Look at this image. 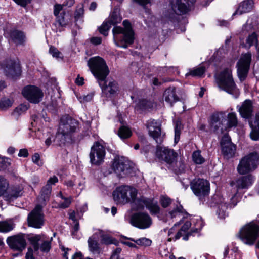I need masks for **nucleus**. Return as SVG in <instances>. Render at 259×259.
Segmentation results:
<instances>
[{
    "label": "nucleus",
    "instance_id": "f257e3e1",
    "mask_svg": "<svg viewBox=\"0 0 259 259\" xmlns=\"http://www.w3.org/2000/svg\"><path fill=\"white\" fill-rule=\"evenodd\" d=\"M79 130L77 120L68 115L63 116L54 141L57 145L61 146L66 143H71L75 141L74 134Z\"/></svg>",
    "mask_w": 259,
    "mask_h": 259
},
{
    "label": "nucleus",
    "instance_id": "f03ea898",
    "mask_svg": "<svg viewBox=\"0 0 259 259\" xmlns=\"http://www.w3.org/2000/svg\"><path fill=\"white\" fill-rule=\"evenodd\" d=\"M215 81L220 89L232 95L235 98L239 96L240 91L234 81L231 69L225 68L215 75Z\"/></svg>",
    "mask_w": 259,
    "mask_h": 259
},
{
    "label": "nucleus",
    "instance_id": "7ed1b4c3",
    "mask_svg": "<svg viewBox=\"0 0 259 259\" xmlns=\"http://www.w3.org/2000/svg\"><path fill=\"white\" fill-rule=\"evenodd\" d=\"M123 25L124 29L120 27H115L112 29V32L114 38L118 40L117 45L119 47L126 48L129 45L133 43L134 34L128 20H124Z\"/></svg>",
    "mask_w": 259,
    "mask_h": 259
},
{
    "label": "nucleus",
    "instance_id": "20e7f679",
    "mask_svg": "<svg viewBox=\"0 0 259 259\" xmlns=\"http://www.w3.org/2000/svg\"><path fill=\"white\" fill-rule=\"evenodd\" d=\"M87 65L98 81L106 79L109 70L105 61L102 58L99 56L92 57L88 61Z\"/></svg>",
    "mask_w": 259,
    "mask_h": 259
},
{
    "label": "nucleus",
    "instance_id": "39448f33",
    "mask_svg": "<svg viewBox=\"0 0 259 259\" xmlns=\"http://www.w3.org/2000/svg\"><path fill=\"white\" fill-rule=\"evenodd\" d=\"M237 236L245 244L252 245L259 237V226L251 222L242 226Z\"/></svg>",
    "mask_w": 259,
    "mask_h": 259
},
{
    "label": "nucleus",
    "instance_id": "423d86ee",
    "mask_svg": "<svg viewBox=\"0 0 259 259\" xmlns=\"http://www.w3.org/2000/svg\"><path fill=\"white\" fill-rule=\"evenodd\" d=\"M259 163V155L256 152L250 153L242 158L237 166V171L245 175L254 170Z\"/></svg>",
    "mask_w": 259,
    "mask_h": 259
},
{
    "label": "nucleus",
    "instance_id": "0eeeda50",
    "mask_svg": "<svg viewBox=\"0 0 259 259\" xmlns=\"http://www.w3.org/2000/svg\"><path fill=\"white\" fill-rule=\"evenodd\" d=\"M137 195V190L128 186H122L116 189L113 192L114 201L117 204H125L131 202V198Z\"/></svg>",
    "mask_w": 259,
    "mask_h": 259
},
{
    "label": "nucleus",
    "instance_id": "6e6552de",
    "mask_svg": "<svg viewBox=\"0 0 259 259\" xmlns=\"http://www.w3.org/2000/svg\"><path fill=\"white\" fill-rule=\"evenodd\" d=\"M112 168L119 178H124L130 175L133 171L132 163L123 157H117L114 159Z\"/></svg>",
    "mask_w": 259,
    "mask_h": 259
},
{
    "label": "nucleus",
    "instance_id": "1a4fd4ad",
    "mask_svg": "<svg viewBox=\"0 0 259 259\" xmlns=\"http://www.w3.org/2000/svg\"><path fill=\"white\" fill-rule=\"evenodd\" d=\"M251 58L252 55L250 52L243 53L237 63L238 76L241 81H243L248 74Z\"/></svg>",
    "mask_w": 259,
    "mask_h": 259
},
{
    "label": "nucleus",
    "instance_id": "9d476101",
    "mask_svg": "<svg viewBox=\"0 0 259 259\" xmlns=\"http://www.w3.org/2000/svg\"><path fill=\"white\" fill-rule=\"evenodd\" d=\"M105 154L104 147L99 142H96L91 148L89 155L90 162L92 165H101L104 161Z\"/></svg>",
    "mask_w": 259,
    "mask_h": 259
},
{
    "label": "nucleus",
    "instance_id": "9b49d317",
    "mask_svg": "<svg viewBox=\"0 0 259 259\" xmlns=\"http://www.w3.org/2000/svg\"><path fill=\"white\" fill-rule=\"evenodd\" d=\"M42 206L37 205L27 217L29 226L35 228H41L44 224V215L42 212Z\"/></svg>",
    "mask_w": 259,
    "mask_h": 259
},
{
    "label": "nucleus",
    "instance_id": "f8f14e48",
    "mask_svg": "<svg viewBox=\"0 0 259 259\" xmlns=\"http://www.w3.org/2000/svg\"><path fill=\"white\" fill-rule=\"evenodd\" d=\"M221 152L224 159L228 160L235 156L236 152V146L234 144L230 137L224 135L220 142Z\"/></svg>",
    "mask_w": 259,
    "mask_h": 259
},
{
    "label": "nucleus",
    "instance_id": "ddd939ff",
    "mask_svg": "<svg viewBox=\"0 0 259 259\" xmlns=\"http://www.w3.org/2000/svg\"><path fill=\"white\" fill-rule=\"evenodd\" d=\"M156 156L167 164L173 165L177 161L178 154L172 149L158 145L156 148Z\"/></svg>",
    "mask_w": 259,
    "mask_h": 259
},
{
    "label": "nucleus",
    "instance_id": "4468645a",
    "mask_svg": "<svg viewBox=\"0 0 259 259\" xmlns=\"http://www.w3.org/2000/svg\"><path fill=\"white\" fill-rule=\"evenodd\" d=\"M23 96L30 103H38L44 96L41 90L38 87L34 85H28L22 90Z\"/></svg>",
    "mask_w": 259,
    "mask_h": 259
},
{
    "label": "nucleus",
    "instance_id": "2eb2a0df",
    "mask_svg": "<svg viewBox=\"0 0 259 259\" xmlns=\"http://www.w3.org/2000/svg\"><path fill=\"white\" fill-rule=\"evenodd\" d=\"M146 125L149 136L153 138L157 144H161L164 139V135L161 134L160 124L157 121L150 119L147 121Z\"/></svg>",
    "mask_w": 259,
    "mask_h": 259
},
{
    "label": "nucleus",
    "instance_id": "dca6fc26",
    "mask_svg": "<svg viewBox=\"0 0 259 259\" xmlns=\"http://www.w3.org/2000/svg\"><path fill=\"white\" fill-rule=\"evenodd\" d=\"M191 188L194 193L198 196L207 195L209 192V183L203 179H195L191 183Z\"/></svg>",
    "mask_w": 259,
    "mask_h": 259
},
{
    "label": "nucleus",
    "instance_id": "f3484780",
    "mask_svg": "<svg viewBox=\"0 0 259 259\" xmlns=\"http://www.w3.org/2000/svg\"><path fill=\"white\" fill-rule=\"evenodd\" d=\"M131 224L139 228L146 229L152 224V219L148 213L138 212L134 214L131 219Z\"/></svg>",
    "mask_w": 259,
    "mask_h": 259
},
{
    "label": "nucleus",
    "instance_id": "a211bd4d",
    "mask_svg": "<svg viewBox=\"0 0 259 259\" xmlns=\"http://www.w3.org/2000/svg\"><path fill=\"white\" fill-rule=\"evenodd\" d=\"M196 0H171L170 2L172 10L177 15L186 14Z\"/></svg>",
    "mask_w": 259,
    "mask_h": 259
},
{
    "label": "nucleus",
    "instance_id": "6ab92c4d",
    "mask_svg": "<svg viewBox=\"0 0 259 259\" xmlns=\"http://www.w3.org/2000/svg\"><path fill=\"white\" fill-rule=\"evenodd\" d=\"M3 67L6 75L9 77L13 78L18 76L21 73L20 64L14 60H6L3 65Z\"/></svg>",
    "mask_w": 259,
    "mask_h": 259
},
{
    "label": "nucleus",
    "instance_id": "aec40b11",
    "mask_svg": "<svg viewBox=\"0 0 259 259\" xmlns=\"http://www.w3.org/2000/svg\"><path fill=\"white\" fill-rule=\"evenodd\" d=\"M7 243L11 248L20 252L25 248L26 245V240L21 234L8 237Z\"/></svg>",
    "mask_w": 259,
    "mask_h": 259
},
{
    "label": "nucleus",
    "instance_id": "412c9836",
    "mask_svg": "<svg viewBox=\"0 0 259 259\" xmlns=\"http://www.w3.org/2000/svg\"><path fill=\"white\" fill-rule=\"evenodd\" d=\"M100 87L102 89V94L107 98H110L114 95L118 91L117 83L115 81L108 82L106 80H100L98 81Z\"/></svg>",
    "mask_w": 259,
    "mask_h": 259
},
{
    "label": "nucleus",
    "instance_id": "4be33fe9",
    "mask_svg": "<svg viewBox=\"0 0 259 259\" xmlns=\"http://www.w3.org/2000/svg\"><path fill=\"white\" fill-rule=\"evenodd\" d=\"M253 177L248 175L242 176L235 181L230 182V186L235 190L238 191L239 189H247L250 186L253 182Z\"/></svg>",
    "mask_w": 259,
    "mask_h": 259
},
{
    "label": "nucleus",
    "instance_id": "5701e85b",
    "mask_svg": "<svg viewBox=\"0 0 259 259\" xmlns=\"http://www.w3.org/2000/svg\"><path fill=\"white\" fill-rule=\"evenodd\" d=\"M23 193V187L21 185H17L8 187L4 195L6 200L11 201L21 196Z\"/></svg>",
    "mask_w": 259,
    "mask_h": 259
},
{
    "label": "nucleus",
    "instance_id": "b1692460",
    "mask_svg": "<svg viewBox=\"0 0 259 259\" xmlns=\"http://www.w3.org/2000/svg\"><path fill=\"white\" fill-rule=\"evenodd\" d=\"M238 111L243 118H249L253 112V106L250 100H246L240 106H238Z\"/></svg>",
    "mask_w": 259,
    "mask_h": 259
},
{
    "label": "nucleus",
    "instance_id": "393cba45",
    "mask_svg": "<svg viewBox=\"0 0 259 259\" xmlns=\"http://www.w3.org/2000/svg\"><path fill=\"white\" fill-rule=\"evenodd\" d=\"M163 98L165 102L172 106L173 104L179 100V98L176 93V88L170 87L164 91Z\"/></svg>",
    "mask_w": 259,
    "mask_h": 259
},
{
    "label": "nucleus",
    "instance_id": "a878e982",
    "mask_svg": "<svg viewBox=\"0 0 259 259\" xmlns=\"http://www.w3.org/2000/svg\"><path fill=\"white\" fill-rule=\"evenodd\" d=\"M52 192V186H45L41 189L40 195L38 198L39 204L42 207L45 206L46 202L50 199Z\"/></svg>",
    "mask_w": 259,
    "mask_h": 259
},
{
    "label": "nucleus",
    "instance_id": "bb28decb",
    "mask_svg": "<svg viewBox=\"0 0 259 259\" xmlns=\"http://www.w3.org/2000/svg\"><path fill=\"white\" fill-rule=\"evenodd\" d=\"M254 2L253 0H246L239 4L238 9L233 15L239 14L241 15L244 13H247L250 11L253 7Z\"/></svg>",
    "mask_w": 259,
    "mask_h": 259
},
{
    "label": "nucleus",
    "instance_id": "cd10ccee",
    "mask_svg": "<svg viewBox=\"0 0 259 259\" xmlns=\"http://www.w3.org/2000/svg\"><path fill=\"white\" fill-rule=\"evenodd\" d=\"M10 38L17 45H22L25 41V35L24 33L17 30L10 31Z\"/></svg>",
    "mask_w": 259,
    "mask_h": 259
},
{
    "label": "nucleus",
    "instance_id": "c85d7f7f",
    "mask_svg": "<svg viewBox=\"0 0 259 259\" xmlns=\"http://www.w3.org/2000/svg\"><path fill=\"white\" fill-rule=\"evenodd\" d=\"M251 131L250 136L251 139L256 141L259 139V113L256 114L253 123H250Z\"/></svg>",
    "mask_w": 259,
    "mask_h": 259
},
{
    "label": "nucleus",
    "instance_id": "c756f323",
    "mask_svg": "<svg viewBox=\"0 0 259 259\" xmlns=\"http://www.w3.org/2000/svg\"><path fill=\"white\" fill-rule=\"evenodd\" d=\"M94 234L91 237H89L88 240V247L89 250L93 253L100 254L101 252V248L100 244L96 239Z\"/></svg>",
    "mask_w": 259,
    "mask_h": 259
},
{
    "label": "nucleus",
    "instance_id": "7c9ffc66",
    "mask_svg": "<svg viewBox=\"0 0 259 259\" xmlns=\"http://www.w3.org/2000/svg\"><path fill=\"white\" fill-rule=\"evenodd\" d=\"M146 202V207L152 215H157L160 213V208L157 201L153 199L148 198Z\"/></svg>",
    "mask_w": 259,
    "mask_h": 259
},
{
    "label": "nucleus",
    "instance_id": "2f4dec72",
    "mask_svg": "<svg viewBox=\"0 0 259 259\" xmlns=\"http://www.w3.org/2000/svg\"><path fill=\"white\" fill-rule=\"evenodd\" d=\"M137 195H135L133 198H131V203L132 204L133 207L136 209H139L143 208L144 207L146 206V202L148 198L143 196L140 198H137Z\"/></svg>",
    "mask_w": 259,
    "mask_h": 259
},
{
    "label": "nucleus",
    "instance_id": "473e14b6",
    "mask_svg": "<svg viewBox=\"0 0 259 259\" xmlns=\"http://www.w3.org/2000/svg\"><path fill=\"white\" fill-rule=\"evenodd\" d=\"M15 224L11 220L0 221V232L8 233L15 228Z\"/></svg>",
    "mask_w": 259,
    "mask_h": 259
},
{
    "label": "nucleus",
    "instance_id": "72a5a7b5",
    "mask_svg": "<svg viewBox=\"0 0 259 259\" xmlns=\"http://www.w3.org/2000/svg\"><path fill=\"white\" fill-rule=\"evenodd\" d=\"M121 20L122 18L119 12L117 9H115L112 12L106 21L112 26L120 23Z\"/></svg>",
    "mask_w": 259,
    "mask_h": 259
},
{
    "label": "nucleus",
    "instance_id": "f704fd0d",
    "mask_svg": "<svg viewBox=\"0 0 259 259\" xmlns=\"http://www.w3.org/2000/svg\"><path fill=\"white\" fill-rule=\"evenodd\" d=\"M99 234L101 238V243L102 244L107 245L111 244H116L117 242L116 240L109 235L104 233L103 231L99 230Z\"/></svg>",
    "mask_w": 259,
    "mask_h": 259
},
{
    "label": "nucleus",
    "instance_id": "c9c22d12",
    "mask_svg": "<svg viewBox=\"0 0 259 259\" xmlns=\"http://www.w3.org/2000/svg\"><path fill=\"white\" fill-rule=\"evenodd\" d=\"M220 118L218 114H213L210 117V123L212 126H214L215 131H217L219 128H221V131L222 132L223 128L221 127L222 123L219 122Z\"/></svg>",
    "mask_w": 259,
    "mask_h": 259
},
{
    "label": "nucleus",
    "instance_id": "e433bc0d",
    "mask_svg": "<svg viewBox=\"0 0 259 259\" xmlns=\"http://www.w3.org/2000/svg\"><path fill=\"white\" fill-rule=\"evenodd\" d=\"M118 134L121 139H127L131 136L132 132L129 128L122 126L119 128Z\"/></svg>",
    "mask_w": 259,
    "mask_h": 259
},
{
    "label": "nucleus",
    "instance_id": "4c0bfd02",
    "mask_svg": "<svg viewBox=\"0 0 259 259\" xmlns=\"http://www.w3.org/2000/svg\"><path fill=\"white\" fill-rule=\"evenodd\" d=\"M8 181L0 175V196L4 195L9 186Z\"/></svg>",
    "mask_w": 259,
    "mask_h": 259
},
{
    "label": "nucleus",
    "instance_id": "58836bf2",
    "mask_svg": "<svg viewBox=\"0 0 259 259\" xmlns=\"http://www.w3.org/2000/svg\"><path fill=\"white\" fill-rule=\"evenodd\" d=\"M138 107L142 110H146L153 107V103L148 100H142L138 103Z\"/></svg>",
    "mask_w": 259,
    "mask_h": 259
},
{
    "label": "nucleus",
    "instance_id": "ea45409f",
    "mask_svg": "<svg viewBox=\"0 0 259 259\" xmlns=\"http://www.w3.org/2000/svg\"><path fill=\"white\" fill-rule=\"evenodd\" d=\"M111 27V25L106 20L103 22L102 25L98 27V30L100 34L107 36L108 35V32Z\"/></svg>",
    "mask_w": 259,
    "mask_h": 259
},
{
    "label": "nucleus",
    "instance_id": "a19ab883",
    "mask_svg": "<svg viewBox=\"0 0 259 259\" xmlns=\"http://www.w3.org/2000/svg\"><path fill=\"white\" fill-rule=\"evenodd\" d=\"M237 118L234 113H230L228 115V126L229 127H235L237 125Z\"/></svg>",
    "mask_w": 259,
    "mask_h": 259
},
{
    "label": "nucleus",
    "instance_id": "79ce46f5",
    "mask_svg": "<svg viewBox=\"0 0 259 259\" xmlns=\"http://www.w3.org/2000/svg\"><path fill=\"white\" fill-rule=\"evenodd\" d=\"M84 9L83 5L81 4L77 6L76 10L74 12V19L75 20L78 21L80 18L83 17Z\"/></svg>",
    "mask_w": 259,
    "mask_h": 259
},
{
    "label": "nucleus",
    "instance_id": "37998d69",
    "mask_svg": "<svg viewBox=\"0 0 259 259\" xmlns=\"http://www.w3.org/2000/svg\"><path fill=\"white\" fill-rule=\"evenodd\" d=\"M193 161L198 164H202L205 161L204 158L201 156L200 151H194L192 154Z\"/></svg>",
    "mask_w": 259,
    "mask_h": 259
},
{
    "label": "nucleus",
    "instance_id": "c03bdc74",
    "mask_svg": "<svg viewBox=\"0 0 259 259\" xmlns=\"http://www.w3.org/2000/svg\"><path fill=\"white\" fill-rule=\"evenodd\" d=\"M205 72V67L201 66L191 70L187 75L192 76H201Z\"/></svg>",
    "mask_w": 259,
    "mask_h": 259
},
{
    "label": "nucleus",
    "instance_id": "a18cd8bd",
    "mask_svg": "<svg viewBox=\"0 0 259 259\" xmlns=\"http://www.w3.org/2000/svg\"><path fill=\"white\" fill-rule=\"evenodd\" d=\"M132 241L135 242L137 245L143 246H149L151 245L152 241L146 238H141L136 240L131 239Z\"/></svg>",
    "mask_w": 259,
    "mask_h": 259
},
{
    "label": "nucleus",
    "instance_id": "49530a36",
    "mask_svg": "<svg viewBox=\"0 0 259 259\" xmlns=\"http://www.w3.org/2000/svg\"><path fill=\"white\" fill-rule=\"evenodd\" d=\"M246 43L249 47L254 45L257 46L258 43L257 34L255 32H253L249 35L246 39Z\"/></svg>",
    "mask_w": 259,
    "mask_h": 259
},
{
    "label": "nucleus",
    "instance_id": "de8ad7c7",
    "mask_svg": "<svg viewBox=\"0 0 259 259\" xmlns=\"http://www.w3.org/2000/svg\"><path fill=\"white\" fill-rule=\"evenodd\" d=\"M13 104V101L7 98H3L0 102V108L6 109Z\"/></svg>",
    "mask_w": 259,
    "mask_h": 259
},
{
    "label": "nucleus",
    "instance_id": "09e8293b",
    "mask_svg": "<svg viewBox=\"0 0 259 259\" xmlns=\"http://www.w3.org/2000/svg\"><path fill=\"white\" fill-rule=\"evenodd\" d=\"M41 239V236L40 235H36L31 238L30 240L33 245L34 250L37 251L39 249V245L38 243L39 241Z\"/></svg>",
    "mask_w": 259,
    "mask_h": 259
},
{
    "label": "nucleus",
    "instance_id": "8fccbe9b",
    "mask_svg": "<svg viewBox=\"0 0 259 259\" xmlns=\"http://www.w3.org/2000/svg\"><path fill=\"white\" fill-rule=\"evenodd\" d=\"M10 164V159L5 157H0V171L6 169Z\"/></svg>",
    "mask_w": 259,
    "mask_h": 259
},
{
    "label": "nucleus",
    "instance_id": "3c124183",
    "mask_svg": "<svg viewBox=\"0 0 259 259\" xmlns=\"http://www.w3.org/2000/svg\"><path fill=\"white\" fill-rule=\"evenodd\" d=\"M183 213V207L181 205L177 207L176 208L174 209L172 211H169V214H170L171 218H175L177 216L182 214Z\"/></svg>",
    "mask_w": 259,
    "mask_h": 259
},
{
    "label": "nucleus",
    "instance_id": "603ef678",
    "mask_svg": "<svg viewBox=\"0 0 259 259\" xmlns=\"http://www.w3.org/2000/svg\"><path fill=\"white\" fill-rule=\"evenodd\" d=\"M160 203L164 208L167 207L171 203V199L166 196H161L160 199Z\"/></svg>",
    "mask_w": 259,
    "mask_h": 259
},
{
    "label": "nucleus",
    "instance_id": "864d4df0",
    "mask_svg": "<svg viewBox=\"0 0 259 259\" xmlns=\"http://www.w3.org/2000/svg\"><path fill=\"white\" fill-rule=\"evenodd\" d=\"M239 201V195L238 191L234 190V194L230 199L231 206L234 207L237 205V202Z\"/></svg>",
    "mask_w": 259,
    "mask_h": 259
},
{
    "label": "nucleus",
    "instance_id": "5fc2aeb1",
    "mask_svg": "<svg viewBox=\"0 0 259 259\" xmlns=\"http://www.w3.org/2000/svg\"><path fill=\"white\" fill-rule=\"evenodd\" d=\"M51 241H45L42 242L39 248L41 251L48 252L51 248Z\"/></svg>",
    "mask_w": 259,
    "mask_h": 259
},
{
    "label": "nucleus",
    "instance_id": "6e6d98bb",
    "mask_svg": "<svg viewBox=\"0 0 259 259\" xmlns=\"http://www.w3.org/2000/svg\"><path fill=\"white\" fill-rule=\"evenodd\" d=\"M65 13H61V16H57V22L59 24V25L61 27H66V25L68 24V22H67L65 18L64 17V15Z\"/></svg>",
    "mask_w": 259,
    "mask_h": 259
},
{
    "label": "nucleus",
    "instance_id": "4d7b16f0",
    "mask_svg": "<svg viewBox=\"0 0 259 259\" xmlns=\"http://www.w3.org/2000/svg\"><path fill=\"white\" fill-rule=\"evenodd\" d=\"M175 141L177 143L180 139V133H181V125L178 122L176 123L175 127Z\"/></svg>",
    "mask_w": 259,
    "mask_h": 259
},
{
    "label": "nucleus",
    "instance_id": "13d9d810",
    "mask_svg": "<svg viewBox=\"0 0 259 259\" xmlns=\"http://www.w3.org/2000/svg\"><path fill=\"white\" fill-rule=\"evenodd\" d=\"M49 53L52 54V55L56 58H60V55H61V53L58 51V50L53 47L51 46L49 49Z\"/></svg>",
    "mask_w": 259,
    "mask_h": 259
},
{
    "label": "nucleus",
    "instance_id": "bf43d9fd",
    "mask_svg": "<svg viewBox=\"0 0 259 259\" xmlns=\"http://www.w3.org/2000/svg\"><path fill=\"white\" fill-rule=\"evenodd\" d=\"M93 97V94H88L86 96L80 97L79 99L80 102H89L92 100V98Z\"/></svg>",
    "mask_w": 259,
    "mask_h": 259
},
{
    "label": "nucleus",
    "instance_id": "052dcab7",
    "mask_svg": "<svg viewBox=\"0 0 259 259\" xmlns=\"http://www.w3.org/2000/svg\"><path fill=\"white\" fill-rule=\"evenodd\" d=\"M32 161L38 165V166L42 165V163L41 162H39L40 160V156L38 153H35L32 157Z\"/></svg>",
    "mask_w": 259,
    "mask_h": 259
},
{
    "label": "nucleus",
    "instance_id": "680f3d73",
    "mask_svg": "<svg viewBox=\"0 0 259 259\" xmlns=\"http://www.w3.org/2000/svg\"><path fill=\"white\" fill-rule=\"evenodd\" d=\"M58 182V179L55 176L51 177L47 182L46 186H51L52 185H54Z\"/></svg>",
    "mask_w": 259,
    "mask_h": 259
},
{
    "label": "nucleus",
    "instance_id": "e2e57ef3",
    "mask_svg": "<svg viewBox=\"0 0 259 259\" xmlns=\"http://www.w3.org/2000/svg\"><path fill=\"white\" fill-rule=\"evenodd\" d=\"M62 199H64V201L60 204V207L62 208H66L69 207L71 203L70 198H66L62 197Z\"/></svg>",
    "mask_w": 259,
    "mask_h": 259
},
{
    "label": "nucleus",
    "instance_id": "0e129e2a",
    "mask_svg": "<svg viewBox=\"0 0 259 259\" xmlns=\"http://www.w3.org/2000/svg\"><path fill=\"white\" fill-rule=\"evenodd\" d=\"M63 7V5L60 4H56L54 6V14L55 16H58L60 12L62 10Z\"/></svg>",
    "mask_w": 259,
    "mask_h": 259
},
{
    "label": "nucleus",
    "instance_id": "69168bd1",
    "mask_svg": "<svg viewBox=\"0 0 259 259\" xmlns=\"http://www.w3.org/2000/svg\"><path fill=\"white\" fill-rule=\"evenodd\" d=\"M121 251V249L120 248H117L112 253L111 259H118Z\"/></svg>",
    "mask_w": 259,
    "mask_h": 259
},
{
    "label": "nucleus",
    "instance_id": "338daca9",
    "mask_svg": "<svg viewBox=\"0 0 259 259\" xmlns=\"http://www.w3.org/2000/svg\"><path fill=\"white\" fill-rule=\"evenodd\" d=\"M90 42L95 45H98L101 44L102 38L100 37H93L91 38Z\"/></svg>",
    "mask_w": 259,
    "mask_h": 259
},
{
    "label": "nucleus",
    "instance_id": "774afa93",
    "mask_svg": "<svg viewBox=\"0 0 259 259\" xmlns=\"http://www.w3.org/2000/svg\"><path fill=\"white\" fill-rule=\"evenodd\" d=\"M191 223L190 221H186L184 224L182 226L181 230L184 233H186L191 227Z\"/></svg>",
    "mask_w": 259,
    "mask_h": 259
}]
</instances>
